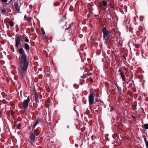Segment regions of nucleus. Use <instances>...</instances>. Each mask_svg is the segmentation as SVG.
Returning <instances> with one entry per match:
<instances>
[{
	"label": "nucleus",
	"instance_id": "39448f33",
	"mask_svg": "<svg viewBox=\"0 0 148 148\" xmlns=\"http://www.w3.org/2000/svg\"><path fill=\"white\" fill-rule=\"evenodd\" d=\"M29 141L31 143L34 144L36 140L35 136L34 134L31 133L29 137Z\"/></svg>",
	"mask_w": 148,
	"mask_h": 148
},
{
	"label": "nucleus",
	"instance_id": "f3484780",
	"mask_svg": "<svg viewBox=\"0 0 148 148\" xmlns=\"http://www.w3.org/2000/svg\"><path fill=\"white\" fill-rule=\"evenodd\" d=\"M102 4L104 6H105L107 5V3L104 0L102 1Z\"/></svg>",
	"mask_w": 148,
	"mask_h": 148
},
{
	"label": "nucleus",
	"instance_id": "bb28decb",
	"mask_svg": "<svg viewBox=\"0 0 148 148\" xmlns=\"http://www.w3.org/2000/svg\"><path fill=\"white\" fill-rule=\"evenodd\" d=\"M1 0L3 2H6L7 1V0Z\"/></svg>",
	"mask_w": 148,
	"mask_h": 148
},
{
	"label": "nucleus",
	"instance_id": "f03ea898",
	"mask_svg": "<svg viewBox=\"0 0 148 148\" xmlns=\"http://www.w3.org/2000/svg\"><path fill=\"white\" fill-rule=\"evenodd\" d=\"M20 62L21 65H28V62L26 61V57L25 54H23L20 58Z\"/></svg>",
	"mask_w": 148,
	"mask_h": 148
},
{
	"label": "nucleus",
	"instance_id": "412c9836",
	"mask_svg": "<svg viewBox=\"0 0 148 148\" xmlns=\"http://www.w3.org/2000/svg\"><path fill=\"white\" fill-rule=\"evenodd\" d=\"M88 75L87 74H84L83 76H82V77H83V78H85L86 77H87V76H88Z\"/></svg>",
	"mask_w": 148,
	"mask_h": 148
},
{
	"label": "nucleus",
	"instance_id": "6e6552de",
	"mask_svg": "<svg viewBox=\"0 0 148 148\" xmlns=\"http://www.w3.org/2000/svg\"><path fill=\"white\" fill-rule=\"evenodd\" d=\"M19 68L21 69V71H25L27 68V65H20Z\"/></svg>",
	"mask_w": 148,
	"mask_h": 148
},
{
	"label": "nucleus",
	"instance_id": "7ed1b4c3",
	"mask_svg": "<svg viewBox=\"0 0 148 148\" xmlns=\"http://www.w3.org/2000/svg\"><path fill=\"white\" fill-rule=\"evenodd\" d=\"M29 101V98L28 97L27 99L23 101V108L25 111L27 110L28 104Z\"/></svg>",
	"mask_w": 148,
	"mask_h": 148
},
{
	"label": "nucleus",
	"instance_id": "9b49d317",
	"mask_svg": "<svg viewBox=\"0 0 148 148\" xmlns=\"http://www.w3.org/2000/svg\"><path fill=\"white\" fill-rule=\"evenodd\" d=\"M121 76L122 77V79L124 81H125V76L123 73L121 72L120 73Z\"/></svg>",
	"mask_w": 148,
	"mask_h": 148
},
{
	"label": "nucleus",
	"instance_id": "cd10ccee",
	"mask_svg": "<svg viewBox=\"0 0 148 148\" xmlns=\"http://www.w3.org/2000/svg\"><path fill=\"white\" fill-rule=\"evenodd\" d=\"M91 138H92V140H93V135H92V136H91Z\"/></svg>",
	"mask_w": 148,
	"mask_h": 148
},
{
	"label": "nucleus",
	"instance_id": "b1692460",
	"mask_svg": "<svg viewBox=\"0 0 148 148\" xmlns=\"http://www.w3.org/2000/svg\"><path fill=\"white\" fill-rule=\"evenodd\" d=\"M146 145L147 148H148V141H146Z\"/></svg>",
	"mask_w": 148,
	"mask_h": 148
},
{
	"label": "nucleus",
	"instance_id": "2eb2a0df",
	"mask_svg": "<svg viewBox=\"0 0 148 148\" xmlns=\"http://www.w3.org/2000/svg\"><path fill=\"white\" fill-rule=\"evenodd\" d=\"M142 56L145 59L146 58V56L145 53H143V51H142Z\"/></svg>",
	"mask_w": 148,
	"mask_h": 148
},
{
	"label": "nucleus",
	"instance_id": "0eeeda50",
	"mask_svg": "<svg viewBox=\"0 0 148 148\" xmlns=\"http://www.w3.org/2000/svg\"><path fill=\"white\" fill-rule=\"evenodd\" d=\"M31 133L34 134L35 136H38L40 134V132L37 130H34L32 131V132Z\"/></svg>",
	"mask_w": 148,
	"mask_h": 148
},
{
	"label": "nucleus",
	"instance_id": "4468645a",
	"mask_svg": "<svg viewBox=\"0 0 148 148\" xmlns=\"http://www.w3.org/2000/svg\"><path fill=\"white\" fill-rule=\"evenodd\" d=\"M38 121H36L34 124H33L32 126L33 129H34V128L38 124Z\"/></svg>",
	"mask_w": 148,
	"mask_h": 148
},
{
	"label": "nucleus",
	"instance_id": "f8f14e48",
	"mask_svg": "<svg viewBox=\"0 0 148 148\" xmlns=\"http://www.w3.org/2000/svg\"><path fill=\"white\" fill-rule=\"evenodd\" d=\"M1 11L2 13L4 14H6L7 12V10L5 9H1Z\"/></svg>",
	"mask_w": 148,
	"mask_h": 148
},
{
	"label": "nucleus",
	"instance_id": "6ab92c4d",
	"mask_svg": "<svg viewBox=\"0 0 148 148\" xmlns=\"http://www.w3.org/2000/svg\"><path fill=\"white\" fill-rule=\"evenodd\" d=\"M9 24H10V25L11 27H12L14 26L13 23L12 21H11L10 22Z\"/></svg>",
	"mask_w": 148,
	"mask_h": 148
},
{
	"label": "nucleus",
	"instance_id": "393cba45",
	"mask_svg": "<svg viewBox=\"0 0 148 148\" xmlns=\"http://www.w3.org/2000/svg\"><path fill=\"white\" fill-rule=\"evenodd\" d=\"M42 33L43 34H45V32L43 29L42 28Z\"/></svg>",
	"mask_w": 148,
	"mask_h": 148
},
{
	"label": "nucleus",
	"instance_id": "423d86ee",
	"mask_svg": "<svg viewBox=\"0 0 148 148\" xmlns=\"http://www.w3.org/2000/svg\"><path fill=\"white\" fill-rule=\"evenodd\" d=\"M20 41L21 39L20 37L19 36H16L15 38V46L16 47H18Z\"/></svg>",
	"mask_w": 148,
	"mask_h": 148
},
{
	"label": "nucleus",
	"instance_id": "ddd939ff",
	"mask_svg": "<svg viewBox=\"0 0 148 148\" xmlns=\"http://www.w3.org/2000/svg\"><path fill=\"white\" fill-rule=\"evenodd\" d=\"M25 47L26 50H29V47L27 44L26 43L25 44Z\"/></svg>",
	"mask_w": 148,
	"mask_h": 148
},
{
	"label": "nucleus",
	"instance_id": "aec40b11",
	"mask_svg": "<svg viewBox=\"0 0 148 148\" xmlns=\"http://www.w3.org/2000/svg\"><path fill=\"white\" fill-rule=\"evenodd\" d=\"M144 127L145 129H148V124H145L144 125Z\"/></svg>",
	"mask_w": 148,
	"mask_h": 148
},
{
	"label": "nucleus",
	"instance_id": "20e7f679",
	"mask_svg": "<svg viewBox=\"0 0 148 148\" xmlns=\"http://www.w3.org/2000/svg\"><path fill=\"white\" fill-rule=\"evenodd\" d=\"M89 102L90 105L91 106L94 102V94L93 93H90L88 97Z\"/></svg>",
	"mask_w": 148,
	"mask_h": 148
},
{
	"label": "nucleus",
	"instance_id": "c756f323",
	"mask_svg": "<svg viewBox=\"0 0 148 148\" xmlns=\"http://www.w3.org/2000/svg\"><path fill=\"white\" fill-rule=\"evenodd\" d=\"M119 71H120V70Z\"/></svg>",
	"mask_w": 148,
	"mask_h": 148
},
{
	"label": "nucleus",
	"instance_id": "a211bd4d",
	"mask_svg": "<svg viewBox=\"0 0 148 148\" xmlns=\"http://www.w3.org/2000/svg\"><path fill=\"white\" fill-rule=\"evenodd\" d=\"M35 101L36 102H38V96H37L36 95H35Z\"/></svg>",
	"mask_w": 148,
	"mask_h": 148
},
{
	"label": "nucleus",
	"instance_id": "4be33fe9",
	"mask_svg": "<svg viewBox=\"0 0 148 148\" xmlns=\"http://www.w3.org/2000/svg\"><path fill=\"white\" fill-rule=\"evenodd\" d=\"M21 126V123H19L18 124V126L17 127L18 129H20V127Z\"/></svg>",
	"mask_w": 148,
	"mask_h": 148
},
{
	"label": "nucleus",
	"instance_id": "f257e3e1",
	"mask_svg": "<svg viewBox=\"0 0 148 148\" xmlns=\"http://www.w3.org/2000/svg\"><path fill=\"white\" fill-rule=\"evenodd\" d=\"M102 32L103 34V38L105 40L112 38V36L111 33L109 32L105 27H103L102 29Z\"/></svg>",
	"mask_w": 148,
	"mask_h": 148
},
{
	"label": "nucleus",
	"instance_id": "9d476101",
	"mask_svg": "<svg viewBox=\"0 0 148 148\" xmlns=\"http://www.w3.org/2000/svg\"><path fill=\"white\" fill-rule=\"evenodd\" d=\"M19 53L20 54H25L24 53V51L23 49L22 48H21L18 49Z\"/></svg>",
	"mask_w": 148,
	"mask_h": 148
},
{
	"label": "nucleus",
	"instance_id": "c85d7f7f",
	"mask_svg": "<svg viewBox=\"0 0 148 148\" xmlns=\"http://www.w3.org/2000/svg\"><path fill=\"white\" fill-rule=\"evenodd\" d=\"M75 145V146H76V147H77V146H78V145H77V144H76Z\"/></svg>",
	"mask_w": 148,
	"mask_h": 148
},
{
	"label": "nucleus",
	"instance_id": "a878e982",
	"mask_svg": "<svg viewBox=\"0 0 148 148\" xmlns=\"http://www.w3.org/2000/svg\"><path fill=\"white\" fill-rule=\"evenodd\" d=\"M25 41L26 42H29V39L27 38H26L25 39Z\"/></svg>",
	"mask_w": 148,
	"mask_h": 148
},
{
	"label": "nucleus",
	"instance_id": "dca6fc26",
	"mask_svg": "<svg viewBox=\"0 0 148 148\" xmlns=\"http://www.w3.org/2000/svg\"><path fill=\"white\" fill-rule=\"evenodd\" d=\"M24 18L25 20L27 21H28L29 19V17L27 16L26 15H25Z\"/></svg>",
	"mask_w": 148,
	"mask_h": 148
},
{
	"label": "nucleus",
	"instance_id": "1a4fd4ad",
	"mask_svg": "<svg viewBox=\"0 0 148 148\" xmlns=\"http://www.w3.org/2000/svg\"><path fill=\"white\" fill-rule=\"evenodd\" d=\"M14 5L17 11H19V4L17 2H16L14 3Z\"/></svg>",
	"mask_w": 148,
	"mask_h": 148
},
{
	"label": "nucleus",
	"instance_id": "5701e85b",
	"mask_svg": "<svg viewBox=\"0 0 148 148\" xmlns=\"http://www.w3.org/2000/svg\"><path fill=\"white\" fill-rule=\"evenodd\" d=\"M59 3L58 2H56L54 4V5L55 6H57L59 5Z\"/></svg>",
	"mask_w": 148,
	"mask_h": 148
}]
</instances>
